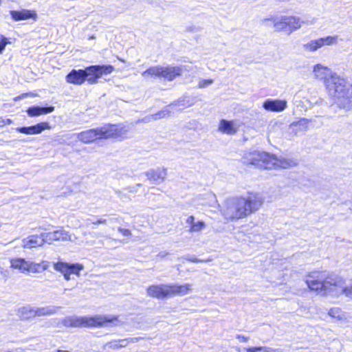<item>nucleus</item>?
<instances>
[{
  "instance_id": "1",
  "label": "nucleus",
  "mask_w": 352,
  "mask_h": 352,
  "mask_svg": "<svg viewBox=\"0 0 352 352\" xmlns=\"http://www.w3.org/2000/svg\"><path fill=\"white\" fill-rule=\"evenodd\" d=\"M244 164L252 165L259 169H287L297 166L293 159L278 158L275 155L265 151H253L247 152L243 157Z\"/></svg>"
},
{
  "instance_id": "2",
  "label": "nucleus",
  "mask_w": 352,
  "mask_h": 352,
  "mask_svg": "<svg viewBox=\"0 0 352 352\" xmlns=\"http://www.w3.org/2000/svg\"><path fill=\"white\" fill-rule=\"evenodd\" d=\"M304 280L311 291L322 296H338V293L342 291L340 286V277L326 272H311L305 276Z\"/></svg>"
},
{
  "instance_id": "3",
  "label": "nucleus",
  "mask_w": 352,
  "mask_h": 352,
  "mask_svg": "<svg viewBox=\"0 0 352 352\" xmlns=\"http://www.w3.org/2000/svg\"><path fill=\"white\" fill-rule=\"evenodd\" d=\"M113 70L111 65H94L85 69H72L67 76L66 81L74 85H82L85 80L89 84H96L102 74H111Z\"/></svg>"
},
{
  "instance_id": "4",
  "label": "nucleus",
  "mask_w": 352,
  "mask_h": 352,
  "mask_svg": "<svg viewBox=\"0 0 352 352\" xmlns=\"http://www.w3.org/2000/svg\"><path fill=\"white\" fill-rule=\"evenodd\" d=\"M118 317L113 316L96 315L94 316H69L62 323L67 327H100L107 323L117 321Z\"/></svg>"
},
{
  "instance_id": "5",
  "label": "nucleus",
  "mask_w": 352,
  "mask_h": 352,
  "mask_svg": "<svg viewBox=\"0 0 352 352\" xmlns=\"http://www.w3.org/2000/svg\"><path fill=\"white\" fill-rule=\"evenodd\" d=\"M238 198L244 218L257 212L264 202L262 195L256 192H249L246 196H241Z\"/></svg>"
},
{
  "instance_id": "6",
  "label": "nucleus",
  "mask_w": 352,
  "mask_h": 352,
  "mask_svg": "<svg viewBox=\"0 0 352 352\" xmlns=\"http://www.w3.org/2000/svg\"><path fill=\"white\" fill-rule=\"evenodd\" d=\"M222 216L228 221L244 219L238 197L227 199L220 209Z\"/></svg>"
},
{
  "instance_id": "7",
  "label": "nucleus",
  "mask_w": 352,
  "mask_h": 352,
  "mask_svg": "<svg viewBox=\"0 0 352 352\" xmlns=\"http://www.w3.org/2000/svg\"><path fill=\"white\" fill-rule=\"evenodd\" d=\"M326 87L329 95L336 104L337 101H340V98L344 96L346 91H347L345 80L338 75L332 76L330 80L327 81Z\"/></svg>"
},
{
  "instance_id": "8",
  "label": "nucleus",
  "mask_w": 352,
  "mask_h": 352,
  "mask_svg": "<svg viewBox=\"0 0 352 352\" xmlns=\"http://www.w3.org/2000/svg\"><path fill=\"white\" fill-rule=\"evenodd\" d=\"M104 139L116 138L123 140L126 138L128 126L123 124H105L102 126Z\"/></svg>"
},
{
  "instance_id": "9",
  "label": "nucleus",
  "mask_w": 352,
  "mask_h": 352,
  "mask_svg": "<svg viewBox=\"0 0 352 352\" xmlns=\"http://www.w3.org/2000/svg\"><path fill=\"white\" fill-rule=\"evenodd\" d=\"M84 144H89L97 140L104 139L103 127L89 129L75 135Z\"/></svg>"
},
{
  "instance_id": "10",
  "label": "nucleus",
  "mask_w": 352,
  "mask_h": 352,
  "mask_svg": "<svg viewBox=\"0 0 352 352\" xmlns=\"http://www.w3.org/2000/svg\"><path fill=\"white\" fill-rule=\"evenodd\" d=\"M147 295L157 299L171 297L170 284L153 285L146 289Z\"/></svg>"
},
{
  "instance_id": "11",
  "label": "nucleus",
  "mask_w": 352,
  "mask_h": 352,
  "mask_svg": "<svg viewBox=\"0 0 352 352\" xmlns=\"http://www.w3.org/2000/svg\"><path fill=\"white\" fill-rule=\"evenodd\" d=\"M54 268L56 271L60 272L62 274L72 272L79 276L80 272L84 269V266L82 264L80 263L69 264L65 262L58 261L54 263Z\"/></svg>"
},
{
  "instance_id": "12",
  "label": "nucleus",
  "mask_w": 352,
  "mask_h": 352,
  "mask_svg": "<svg viewBox=\"0 0 352 352\" xmlns=\"http://www.w3.org/2000/svg\"><path fill=\"white\" fill-rule=\"evenodd\" d=\"M45 243H52L55 241H68L70 240V236L68 232L64 230H58L52 232L41 233Z\"/></svg>"
},
{
  "instance_id": "13",
  "label": "nucleus",
  "mask_w": 352,
  "mask_h": 352,
  "mask_svg": "<svg viewBox=\"0 0 352 352\" xmlns=\"http://www.w3.org/2000/svg\"><path fill=\"white\" fill-rule=\"evenodd\" d=\"M51 126L48 122H41L34 126L17 127L16 131L27 134V135H35L40 134L45 129H50Z\"/></svg>"
},
{
  "instance_id": "14",
  "label": "nucleus",
  "mask_w": 352,
  "mask_h": 352,
  "mask_svg": "<svg viewBox=\"0 0 352 352\" xmlns=\"http://www.w3.org/2000/svg\"><path fill=\"white\" fill-rule=\"evenodd\" d=\"M239 127L235 121L222 119L219 123L218 131L223 134L232 135L237 132Z\"/></svg>"
},
{
  "instance_id": "15",
  "label": "nucleus",
  "mask_w": 352,
  "mask_h": 352,
  "mask_svg": "<svg viewBox=\"0 0 352 352\" xmlns=\"http://www.w3.org/2000/svg\"><path fill=\"white\" fill-rule=\"evenodd\" d=\"M12 19L14 21L28 20L32 19L34 21L37 19V14L34 10L22 9L21 10H11L10 12Z\"/></svg>"
},
{
  "instance_id": "16",
  "label": "nucleus",
  "mask_w": 352,
  "mask_h": 352,
  "mask_svg": "<svg viewBox=\"0 0 352 352\" xmlns=\"http://www.w3.org/2000/svg\"><path fill=\"white\" fill-rule=\"evenodd\" d=\"M287 104L285 100L267 99L263 102V107L268 111L280 112L286 109Z\"/></svg>"
},
{
  "instance_id": "17",
  "label": "nucleus",
  "mask_w": 352,
  "mask_h": 352,
  "mask_svg": "<svg viewBox=\"0 0 352 352\" xmlns=\"http://www.w3.org/2000/svg\"><path fill=\"white\" fill-rule=\"evenodd\" d=\"M313 72L316 78L323 80L327 85V81L330 80L332 76L336 75L333 74L331 70L321 64H317L314 66Z\"/></svg>"
},
{
  "instance_id": "18",
  "label": "nucleus",
  "mask_w": 352,
  "mask_h": 352,
  "mask_svg": "<svg viewBox=\"0 0 352 352\" xmlns=\"http://www.w3.org/2000/svg\"><path fill=\"white\" fill-rule=\"evenodd\" d=\"M167 175V170L164 168H157L156 169H151L146 173L148 179L153 181L157 184L164 181Z\"/></svg>"
},
{
  "instance_id": "19",
  "label": "nucleus",
  "mask_w": 352,
  "mask_h": 352,
  "mask_svg": "<svg viewBox=\"0 0 352 352\" xmlns=\"http://www.w3.org/2000/svg\"><path fill=\"white\" fill-rule=\"evenodd\" d=\"M22 247L24 248L32 249L42 246L45 243L43 237L38 235L30 236L22 241Z\"/></svg>"
},
{
  "instance_id": "20",
  "label": "nucleus",
  "mask_w": 352,
  "mask_h": 352,
  "mask_svg": "<svg viewBox=\"0 0 352 352\" xmlns=\"http://www.w3.org/2000/svg\"><path fill=\"white\" fill-rule=\"evenodd\" d=\"M184 66L178 67H163L162 77L168 80H173L177 76H181L184 69Z\"/></svg>"
},
{
  "instance_id": "21",
  "label": "nucleus",
  "mask_w": 352,
  "mask_h": 352,
  "mask_svg": "<svg viewBox=\"0 0 352 352\" xmlns=\"http://www.w3.org/2000/svg\"><path fill=\"white\" fill-rule=\"evenodd\" d=\"M285 20H287V34H288L300 29L304 23L300 17L296 16H287Z\"/></svg>"
},
{
  "instance_id": "22",
  "label": "nucleus",
  "mask_w": 352,
  "mask_h": 352,
  "mask_svg": "<svg viewBox=\"0 0 352 352\" xmlns=\"http://www.w3.org/2000/svg\"><path fill=\"white\" fill-rule=\"evenodd\" d=\"M171 297L175 296H184L189 294L192 290V285L186 283L182 285L170 284Z\"/></svg>"
},
{
  "instance_id": "23",
  "label": "nucleus",
  "mask_w": 352,
  "mask_h": 352,
  "mask_svg": "<svg viewBox=\"0 0 352 352\" xmlns=\"http://www.w3.org/2000/svg\"><path fill=\"white\" fill-rule=\"evenodd\" d=\"M54 107H42L39 106H32L28 109L27 113L30 117H35L53 112Z\"/></svg>"
},
{
  "instance_id": "24",
  "label": "nucleus",
  "mask_w": 352,
  "mask_h": 352,
  "mask_svg": "<svg viewBox=\"0 0 352 352\" xmlns=\"http://www.w3.org/2000/svg\"><path fill=\"white\" fill-rule=\"evenodd\" d=\"M337 104L340 107L347 110L352 109V87H347V91L344 96L337 101Z\"/></svg>"
},
{
  "instance_id": "25",
  "label": "nucleus",
  "mask_w": 352,
  "mask_h": 352,
  "mask_svg": "<svg viewBox=\"0 0 352 352\" xmlns=\"http://www.w3.org/2000/svg\"><path fill=\"white\" fill-rule=\"evenodd\" d=\"M17 315L21 320H30L35 318V307L30 305L20 307L17 311Z\"/></svg>"
},
{
  "instance_id": "26",
  "label": "nucleus",
  "mask_w": 352,
  "mask_h": 352,
  "mask_svg": "<svg viewBox=\"0 0 352 352\" xmlns=\"http://www.w3.org/2000/svg\"><path fill=\"white\" fill-rule=\"evenodd\" d=\"M29 261L24 258H15L10 260L11 267L19 270L21 273H26L28 270Z\"/></svg>"
},
{
  "instance_id": "27",
  "label": "nucleus",
  "mask_w": 352,
  "mask_h": 352,
  "mask_svg": "<svg viewBox=\"0 0 352 352\" xmlns=\"http://www.w3.org/2000/svg\"><path fill=\"white\" fill-rule=\"evenodd\" d=\"M50 263L46 261H43L40 263H36L34 262L29 261L28 263V270L27 272H32V273H40L42 272L49 267Z\"/></svg>"
},
{
  "instance_id": "28",
  "label": "nucleus",
  "mask_w": 352,
  "mask_h": 352,
  "mask_svg": "<svg viewBox=\"0 0 352 352\" xmlns=\"http://www.w3.org/2000/svg\"><path fill=\"white\" fill-rule=\"evenodd\" d=\"M287 16H280L272 17L270 20L273 23L276 31H283L287 33Z\"/></svg>"
},
{
  "instance_id": "29",
  "label": "nucleus",
  "mask_w": 352,
  "mask_h": 352,
  "mask_svg": "<svg viewBox=\"0 0 352 352\" xmlns=\"http://www.w3.org/2000/svg\"><path fill=\"white\" fill-rule=\"evenodd\" d=\"M59 307L54 306H48L43 307H35V317L51 316L58 312Z\"/></svg>"
},
{
  "instance_id": "30",
  "label": "nucleus",
  "mask_w": 352,
  "mask_h": 352,
  "mask_svg": "<svg viewBox=\"0 0 352 352\" xmlns=\"http://www.w3.org/2000/svg\"><path fill=\"white\" fill-rule=\"evenodd\" d=\"M163 74V67L157 65L149 67L146 71L142 73V76L144 78H150V77H162Z\"/></svg>"
},
{
  "instance_id": "31",
  "label": "nucleus",
  "mask_w": 352,
  "mask_h": 352,
  "mask_svg": "<svg viewBox=\"0 0 352 352\" xmlns=\"http://www.w3.org/2000/svg\"><path fill=\"white\" fill-rule=\"evenodd\" d=\"M170 111L168 110V109L165 108V109L160 110V111H158L156 113H154V114H152V115L145 117L143 119V121L147 122H151L152 120H156L158 119L166 118L170 115Z\"/></svg>"
},
{
  "instance_id": "32",
  "label": "nucleus",
  "mask_w": 352,
  "mask_h": 352,
  "mask_svg": "<svg viewBox=\"0 0 352 352\" xmlns=\"http://www.w3.org/2000/svg\"><path fill=\"white\" fill-rule=\"evenodd\" d=\"M322 42H320V39L318 38L316 40L310 41L309 42L303 45V48L307 52H315L318 49L322 47Z\"/></svg>"
},
{
  "instance_id": "33",
  "label": "nucleus",
  "mask_w": 352,
  "mask_h": 352,
  "mask_svg": "<svg viewBox=\"0 0 352 352\" xmlns=\"http://www.w3.org/2000/svg\"><path fill=\"white\" fill-rule=\"evenodd\" d=\"M328 314L331 317L336 318L338 320H343L346 318V317H345L344 313L342 312V311L341 310V309H340L338 307L331 308L329 311Z\"/></svg>"
},
{
  "instance_id": "34",
  "label": "nucleus",
  "mask_w": 352,
  "mask_h": 352,
  "mask_svg": "<svg viewBox=\"0 0 352 352\" xmlns=\"http://www.w3.org/2000/svg\"><path fill=\"white\" fill-rule=\"evenodd\" d=\"M106 346L112 349H118L126 346L127 341H125L124 339L118 340H112L107 343Z\"/></svg>"
},
{
  "instance_id": "35",
  "label": "nucleus",
  "mask_w": 352,
  "mask_h": 352,
  "mask_svg": "<svg viewBox=\"0 0 352 352\" xmlns=\"http://www.w3.org/2000/svg\"><path fill=\"white\" fill-rule=\"evenodd\" d=\"M320 39L322 42V46L336 45L338 43V36H328L320 38Z\"/></svg>"
},
{
  "instance_id": "36",
  "label": "nucleus",
  "mask_w": 352,
  "mask_h": 352,
  "mask_svg": "<svg viewBox=\"0 0 352 352\" xmlns=\"http://www.w3.org/2000/svg\"><path fill=\"white\" fill-rule=\"evenodd\" d=\"M340 286L342 291L338 293V296L344 294L347 297L352 298V285L349 287H345L343 279L340 278Z\"/></svg>"
},
{
  "instance_id": "37",
  "label": "nucleus",
  "mask_w": 352,
  "mask_h": 352,
  "mask_svg": "<svg viewBox=\"0 0 352 352\" xmlns=\"http://www.w3.org/2000/svg\"><path fill=\"white\" fill-rule=\"evenodd\" d=\"M206 227V224L203 221H198L190 226V232H198L204 230Z\"/></svg>"
},
{
  "instance_id": "38",
  "label": "nucleus",
  "mask_w": 352,
  "mask_h": 352,
  "mask_svg": "<svg viewBox=\"0 0 352 352\" xmlns=\"http://www.w3.org/2000/svg\"><path fill=\"white\" fill-rule=\"evenodd\" d=\"M310 120L307 118H302L298 122H293L292 126H298L300 130H307Z\"/></svg>"
},
{
  "instance_id": "39",
  "label": "nucleus",
  "mask_w": 352,
  "mask_h": 352,
  "mask_svg": "<svg viewBox=\"0 0 352 352\" xmlns=\"http://www.w3.org/2000/svg\"><path fill=\"white\" fill-rule=\"evenodd\" d=\"M184 258L188 261H190L192 263H201V262H209L211 261L210 259L201 260V259L197 258L195 256H192V255H187L184 257Z\"/></svg>"
},
{
  "instance_id": "40",
  "label": "nucleus",
  "mask_w": 352,
  "mask_h": 352,
  "mask_svg": "<svg viewBox=\"0 0 352 352\" xmlns=\"http://www.w3.org/2000/svg\"><path fill=\"white\" fill-rule=\"evenodd\" d=\"M9 43L8 40L6 37L3 35H0V54L3 52L6 46Z\"/></svg>"
},
{
  "instance_id": "41",
  "label": "nucleus",
  "mask_w": 352,
  "mask_h": 352,
  "mask_svg": "<svg viewBox=\"0 0 352 352\" xmlns=\"http://www.w3.org/2000/svg\"><path fill=\"white\" fill-rule=\"evenodd\" d=\"M213 82L212 79H200L198 84L199 88H204L211 85Z\"/></svg>"
},
{
  "instance_id": "42",
  "label": "nucleus",
  "mask_w": 352,
  "mask_h": 352,
  "mask_svg": "<svg viewBox=\"0 0 352 352\" xmlns=\"http://www.w3.org/2000/svg\"><path fill=\"white\" fill-rule=\"evenodd\" d=\"M248 352H271V350L268 348H266V347H259V348H256V347H253V348H250L248 350Z\"/></svg>"
},
{
  "instance_id": "43",
  "label": "nucleus",
  "mask_w": 352,
  "mask_h": 352,
  "mask_svg": "<svg viewBox=\"0 0 352 352\" xmlns=\"http://www.w3.org/2000/svg\"><path fill=\"white\" fill-rule=\"evenodd\" d=\"M118 230L123 235V236H130L131 234V231L129 230V229H125V228H120L119 227L118 228Z\"/></svg>"
},
{
  "instance_id": "44",
  "label": "nucleus",
  "mask_w": 352,
  "mask_h": 352,
  "mask_svg": "<svg viewBox=\"0 0 352 352\" xmlns=\"http://www.w3.org/2000/svg\"><path fill=\"white\" fill-rule=\"evenodd\" d=\"M142 338L140 337H135V338H125L124 339L125 341H127V345L130 343H134V342H136L138 341H139L140 340H141Z\"/></svg>"
},
{
  "instance_id": "45",
  "label": "nucleus",
  "mask_w": 352,
  "mask_h": 352,
  "mask_svg": "<svg viewBox=\"0 0 352 352\" xmlns=\"http://www.w3.org/2000/svg\"><path fill=\"white\" fill-rule=\"evenodd\" d=\"M168 254H169V252L166 250L161 251L160 252L158 253V254L157 255V257L160 258H164L166 257Z\"/></svg>"
},
{
  "instance_id": "46",
  "label": "nucleus",
  "mask_w": 352,
  "mask_h": 352,
  "mask_svg": "<svg viewBox=\"0 0 352 352\" xmlns=\"http://www.w3.org/2000/svg\"><path fill=\"white\" fill-rule=\"evenodd\" d=\"M236 339L239 340V341L240 342H245L248 340L249 338L248 337H245L244 336H241V335H237L236 336Z\"/></svg>"
},
{
  "instance_id": "47",
  "label": "nucleus",
  "mask_w": 352,
  "mask_h": 352,
  "mask_svg": "<svg viewBox=\"0 0 352 352\" xmlns=\"http://www.w3.org/2000/svg\"><path fill=\"white\" fill-rule=\"evenodd\" d=\"M195 217L194 216L191 215V216H189L188 217V219H186V223H188V224H190V226L193 224V223H195Z\"/></svg>"
},
{
  "instance_id": "48",
  "label": "nucleus",
  "mask_w": 352,
  "mask_h": 352,
  "mask_svg": "<svg viewBox=\"0 0 352 352\" xmlns=\"http://www.w3.org/2000/svg\"><path fill=\"white\" fill-rule=\"evenodd\" d=\"M106 222H107V220L105 219L100 218L96 221H93L92 223L93 224H104V223H106Z\"/></svg>"
},
{
  "instance_id": "49",
  "label": "nucleus",
  "mask_w": 352,
  "mask_h": 352,
  "mask_svg": "<svg viewBox=\"0 0 352 352\" xmlns=\"http://www.w3.org/2000/svg\"><path fill=\"white\" fill-rule=\"evenodd\" d=\"M71 274H73L72 272H67V273L63 274V275L64 276V278L66 280H69L71 279V278H70Z\"/></svg>"
},
{
  "instance_id": "50",
  "label": "nucleus",
  "mask_w": 352,
  "mask_h": 352,
  "mask_svg": "<svg viewBox=\"0 0 352 352\" xmlns=\"http://www.w3.org/2000/svg\"><path fill=\"white\" fill-rule=\"evenodd\" d=\"M4 123H5V125H9V124H11L12 123V120L11 119H4Z\"/></svg>"
},
{
  "instance_id": "51",
  "label": "nucleus",
  "mask_w": 352,
  "mask_h": 352,
  "mask_svg": "<svg viewBox=\"0 0 352 352\" xmlns=\"http://www.w3.org/2000/svg\"><path fill=\"white\" fill-rule=\"evenodd\" d=\"M5 126L4 118H0V127Z\"/></svg>"
},
{
  "instance_id": "52",
  "label": "nucleus",
  "mask_w": 352,
  "mask_h": 352,
  "mask_svg": "<svg viewBox=\"0 0 352 352\" xmlns=\"http://www.w3.org/2000/svg\"><path fill=\"white\" fill-rule=\"evenodd\" d=\"M58 352H69V351L58 350Z\"/></svg>"
}]
</instances>
